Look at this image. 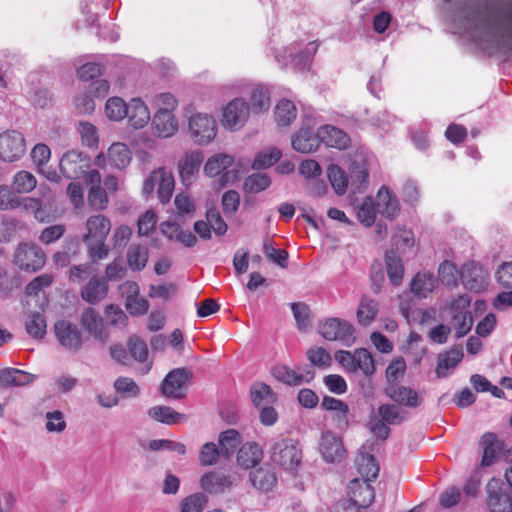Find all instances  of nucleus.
Returning a JSON list of instances; mask_svg holds the SVG:
<instances>
[{
  "mask_svg": "<svg viewBox=\"0 0 512 512\" xmlns=\"http://www.w3.org/2000/svg\"><path fill=\"white\" fill-rule=\"evenodd\" d=\"M453 34L512 64V0H443Z\"/></svg>",
  "mask_w": 512,
  "mask_h": 512,
  "instance_id": "nucleus-1",
  "label": "nucleus"
},
{
  "mask_svg": "<svg viewBox=\"0 0 512 512\" xmlns=\"http://www.w3.org/2000/svg\"><path fill=\"white\" fill-rule=\"evenodd\" d=\"M87 233L83 235V242L88 247V253L94 261L102 260L108 255L105 246L106 238L111 230L110 220L101 214L92 215L86 221Z\"/></svg>",
  "mask_w": 512,
  "mask_h": 512,
  "instance_id": "nucleus-2",
  "label": "nucleus"
},
{
  "mask_svg": "<svg viewBox=\"0 0 512 512\" xmlns=\"http://www.w3.org/2000/svg\"><path fill=\"white\" fill-rule=\"evenodd\" d=\"M506 482L492 478L486 485L487 506L491 512L512 511V466L506 470Z\"/></svg>",
  "mask_w": 512,
  "mask_h": 512,
  "instance_id": "nucleus-3",
  "label": "nucleus"
},
{
  "mask_svg": "<svg viewBox=\"0 0 512 512\" xmlns=\"http://www.w3.org/2000/svg\"><path fill=\"white\" fill-rule=\"evenodd\" d=\"M272 462L284 470H295L302 460V450L299 443L292 438L276 439L270 447Z\"/></svg>",
  "mask_w": 512,
  "mask_h": 512,
  "instance_id": "nucleus-4",
  "label": "nucleus"
},
{
  "mask_svg": "<svg viewBox=\"0 0 512 512\" xmlns=\"http://www.w3.org/2000/svg\"><path fill=\"white\" fill-rule=\"evenodd\" d=\"M319 334L328 341H339L346 347H351L355 342V329L346 320L339 318H327L318 326Z\"/></svg>",
  "mask_w": 512,
  "mask_h": 512,
  "instance_id": "nucleus-5",
  "label": "nucleus"
},
{
  "mask_svg": "<svg viewBox=\"0 0 512 512\" xmlns=\"http://www.w3.org/2000/svg\"><path fill=\"white\" fill-rule=\"evenodd\" d=\"M189 135L196 145H207L216 136L217 125L215 119L203 113H194L188 121Z\"/></svg>",
  "mask_w": 512,
  "mask_h": 512,
  "instance_id": "nucleus-6",
  "label": "nucleus"
},
{
  "mask_svg": "<svg viewBox=\"0 0 512 512\" xmlns=\"http://www.w3.org/2000/svg\"><path fill=\"white\" fill-rule=\"evenodd\" d=\"M14 262L23 271L37 272L44 267L46 255L34 243H20L15 252Z\"/></svg>",
  "mask_w": 512,
  "mask_h": 512,
  "instance_id": "nucleus-7",
  "label": "nucleus"
},
{
  "mask_svg": "<svg viewBox=\"0 0 512 512\" xmlns=\"http://www.w3.org/2000/svg\"><path fill=\"white\" fill-rule=\"evenodd\" d=\"M318 45L315 42H310L306 47L298 52H294L292 48H285L281 52H277L275 58L283 67L289 64L299 70H307L317 52Z\"/></svg>",
  "mask_w": 512,
  "mask_h": 512,
  "instance_id": "nucleus-8",
  "label": "nucleus"
},
{
  "mask_svg": "<svg viewBox=\"0 0 512 512\" xmlns=\"http://www.w3.org/2000/svg\"><path fill=\"white\" fill-rule=\"evenodd\" d=\"M26 152L23 135L15 130H7L0 134V159L4 162L19 160Z\"/></svg>",
  "mask_w": 512,
  "mask_h": 512,
  "instance_id": "nucleus-9",
  "label": "nucleus"
},
{
  "mask_svg": "<svg viewBox=\"0 0 512 512\" xmlns=\"http://www.w3.org/2000/svg\"><path fill=\"white\" fill-rule=\"evenodd\" d=\"M54 333L64 349L77 352L82 348L83 336L76 324L65 319L57 320L54 323Z\"/></svg>",
  "mask_w": 512,
  "mask_h": 512,
  "instance_id": "nucleus-10",
  "label": "nucleus"
},
{
  "mask_svg": "<svg viewBox=\"0 0 512 512\" xmlns=\"http://www.w3.org/2000/svg\"><path fill=\"white\" fill-rule=\"evenodd\" d=\"M314 119L305 116L303 124L297 134L292 138V147L300 153H310L315 151L321 143L318 137V131L314 132Z\"/></svg>",
  "mask_w": 512,
  "mask_h": 512,
  "instance_id": "nucleus-11",
  "label": "nucleus"
},
{
  "mask_svg": "<svg viewBox=\"0 0 512 512\" xmlns=\"http://www.w3.org/2000/svg\"><path fill=\"white\" fill-rule=\"evenodd\" d=\"M59 168L65 178L79 179L89 168V158L82 152L71 150L62 156Z\"/></svg>",
  "mask_w": 512,
  "mask_h": 512,
  "instance_id": "nucleus-12",
  "label": "nucleus"
},
{
  "mask_svg": "<svg viewBox=\"0 0 512 512\" xmlns=\"http://www.w3.org/2000/svg\"><path fill=\"white\" fill-rule=\"evenodd\" d=\"M233 157L228 154H217L208 159L204 166V172L210 177L221 174L220 182L226 185L237 178V170L229 169L233 164Z\"/></svg>",
  "mask_w": 512,
  "mask_h": 512,
  "instance_id": "nucleus-13",
  "label": "nucleus"
},
{
  "mask_svg": "<svg viewBox=\"0 0 512 512\" xmlns=\"http://www.w3.org/2000/svg\"><path fill=\"white\" fill-rule=\"evenodd\" d=\"M191 376L192 374L187 368L171 370L162 381V393L169 398H182L184 396L183 390Z\"/></svg>",
  "mask_w": 512,
  "mask_h": 512,
  "instance_id": "nucleus-14",
  "label": "nucleus"
},
{
  "mask_svg": "<svg viewBox=\"0 0 512 512\" xmlns=\"http://www.w3.org/2000/svg\"><path fill=\"white\" fill-rule=\"evenodd\" d=\"M249 104L243 98L231 100L223 110V126L230 129L242 127L249 116Z\"/></svg>",
  "mask_w": 512,
  "mask_h": 512,
  "instance_id": "nucleus-15",
  "label": "nucleus"
},
{
  "mask_svg": "<svg viewBox=\"0 0 512 512\" xmlns=\"http://www.w3.org/2000/svg\"><path fill=\"white\" fill-rule=\"evenodd\" d=\"M385 395L398 405L408 408H417L423 402L422 396L416 390L398 384L388 385Z\"/></svg>",
  "mask_w": 512,
  "mask_h": 512,
  "instance_id": "nucleus-16",
  "label": "nucleus"
},
{
  "mask_svg": "<svg viewBox=\"0 0 512 512\" xmlns=\"http://www.w3.org/2000/svg\"><path fill=\"white\" fill-rule=\"evenodd\" d=\"M349 501L357 508H368L375 498L371 482L353 479L348 485Z\"/></svg>",
  "mask_w": 512,
  "mask_h": 512,
  "instance_id": "nucleus-17",
  "label": "nucleus"
},
{
  "mask_svg": "<svg viewBox=\"0 0 512 512\" xmlns=\"http://www.w3.org/2000/svg\"><path fill=\"white\" fill-rule=\"evenodd\" d=\"M319 449L325 461L331 463L341 460L345 454L342 440L331 431L322 433Z\"/></svg>",
  "mask_w": 512,
  "mask_h": 512,
  "instance_id": "nucleus-18",
  "label": "nucleus"
},
{
  "mask_svg": "<svg viewBox=\"0 0 512 512\" xmlns=\"http://www.w3.org/2000/svg\"><path fill=\"white\" fill-rule=\"evenodd\" d=\"M234 478L222 471H210L200 479L202 489L210 494H220L229 490L233 485Z\"/></svg>",
  "mask_w": 512,
  "mask_h": 512,
  "instance_id": "nucleus-19",
  "label": "nucleus"
},
{
  "mask_svg": "<svg viewBox=\"0 0 512 512\" xmlns=\"http://www.w3.org/2000/svg\"><path fill=\"white\" fill-rule=\"evenodd\" d=\"M81 325L96 340L104 343L108 339V332L104 326L103 320L99 313L88 307L81 314Z\"/></svg>",
  "mask_w": 512,
  "mask_h": 512,
  "instance_id": "nucleus-20",
  "label": "nucleus"
},
{
  "mask_svg": "<svg viewBox=\"0 0 512 512\" xmlns=\"http://www.w3.org/2000/svg\"><path fill=\"white\" fill-rule=\"evenodd\" d=\"M108 293V283L104 277L92 276L86 285L81 288V298L89 303L96 304L103 300Z\"/></svg>",
  "mask_w": 512,
  "mask_h": 512,
  "instance_id": "nucleus-21",
  "label": "nucleus"
},
{
  "mask_svg": "<svg viewBox=\"0 0 512 512\" xmlns=\"http://www.w3.org/2000/svg\"><path fill=\"white\" fill-rule=\"evenodd\" d=\"M318 137L327 147L339 150L346 149L350 144V137L343 130L332 125L321 126L318 129Z\"/></svg>",
  "mask_w": 512,
  "mask_h": 512,
  "instance_id": "nucleus-22",
  "label": "nucleus"
},
{
  "mask_svg": "<svg viewBox=\"0 0 512 512\" xmlns=\"http://www.w3.org/2000/svg\"><path fill=\"white\" fill-rule=\"evenodd\" d=\"M125 118L134 129L145 127L151 119L150 112L146 104L139 98H133L128 103L127 114Z\"/></svg>",
  "mask_w": 512,
  "mask_h": 512,
  "instance_id": "nucleus-23",
  "label": "nucleus"
},
{
  "mask_svg": "<svg viewBox=\"0 0 512 512\" xmlns=\"http://www.w3.org/2000/svg\"><path fill=\"white\" fill-rule=\"evenodd\" d=\"M437 287V279L429 271L418 272L410 282L411 293L419 299L426 298Z\"/></svg>",
  "mask_w": 512,
  "mask_h": 512,
  "instance_id": "nucleus-24",
  "label": "nucleus"
},
{
  "mask_svg": "<svg viewBox=\"0 0 512 512\" xmlns=\"http://www.w3.org/2000/svg\"><path fill=\"white\" fill-rule=\"evenodd\" d=\"M377 212L386 218L393 219L399 213V201L386 186H382L376 195Z\"/></svg>",
  "mask_w": 512,
  "mask_h": 512,
  "instance_id": "nucleus-25",
  "label": "nucleus"
},
{
  "mask_svg": "<svg viewBox=\"0 0 512 512\" xmlns=\"http://www.w3.org/2000/svg\"><path fill=\"white\" fill-rule=\"evenodd\" d=\"M203 157L198 152H192L187 154L180 162H179V174L182 180V183L188 187L190 186L196 174L199 171L200 165L202 164Z\"/></svg>",
  "mask_w": 512,
  "mask_h": 512,
  "instance_id": "nucleus-26",
  "label": "nucleus"
},
{
  "mask_svg": "<svg viewBox=\"0 0 512 512\" xmlns=\"http://www.w3.org/2000/svg\"><path fill=\"white\" fill-rule=\"evenodd\" d=\"M464 356L462 346H454L445 353L438 355L436 374L439 378H446L450 369H454Z\"/></svg>",
  "mask_w": 512,
  "mask_h": 512,
  "instance_id": "nucleus-27",
  "label": "nucleus"
},
{
  "mask_svg": "<svg viewBox=\"0 0 512 512\" xmlns=\"http://www.w3.org/2000/svg\"><path fill=\"white\" fill-rule=\"evenodd\" d=\"M262 458V448L255 442H248L243 444L237 453V463L244 469L255 467L261 462Z\"/></svg>",
  "mask_w": 512,
  "mask_h": 512,
  "instance_id": "nucleus-28",
  "label": "nucleus"
},
{
  "mask_svg": "<svg viewBox=\"0 0 512 512\" xmlns=\"http://www.w3.org/2000/svg\"><path fill=\"white\" fill-rule=\"evenodd\" d=\"M152 127L158 137L167 138L178 130V122L173 113L156 112L152 118Z\"/></svg>",
  "mask_w": 512,
  "mask_h": 512,
  "instance_id": "nucleus-29",
  "label": "nucleus"
},
{
  "mask_svg": "<svg viewBox=\"0 0 512 512\" xmlns=\"http://www.w3.org/2000/svg\"><path fill=\"white\" fill-rule=\"evenodd\" d=\"M36 376L24 370L16 368H5L0 371L1 387H20L32 383Z\"/></svg>",
  "mask_w": 512,
  "mask_h": 512,
  "instance_id": "nucleus-30",
  "label": "nucleus"
},
{
  "mask_svg": "<svg viewBox=\"0 0 512 512\" xmlns=\"http://www.w3.org/2000/svg\"><path fill=\"white\" fill-rule=\"evenodd\" d=\"M321 408L336 413L334 420L339 429L347 428L349 407L344 401L332 396H324L321 402Z\"/></svg>",
  "mask_w": 512,
  "mask_h": 512,
  "instance_id": "nucleus-31",
  "label": "nucleus"
},
{
  "mask_svg": "<svg viewBox=\"0 0 512 512\" xmlns=\"http://www.w3.org/2000/svg\"><path fill=\"white\" fill-rule=\"evenodd\" d=\"M271 91L268 86L263 84H256L250 92V106L255 114H261L269 110L271 105Z\"/></svg>",
  "mask_w": 512,
  "mask_h": 512,
  "instance_id": "nucleus-32",
  "label": "nucleus"
},
{
  "mask_svg": "<svg viewBox=\"0 0 512 512\" xmlns=\"http://www.w3.org/2000/svg\"><path fill=\"white\" fill-rule=\"evenodd\" d=\"M385 266L391 284L400 285L404 275V265L401 256L393 248L385 252Z\"/></svg>",
  "mask_w": 512,
  "mask_h": 512,
  "instance_id": "nucleus-33",
  "label": "nucleus"
},
{
  "mask_svg": "<svg viewBox=\"0 0 512 512\" xmlns=\"http://www.w3.org/2000/svg\"><path fill=\"white\" fill-rule=\"evenodd\" d=\"M250 481L257 490L268 492L275 486L277 477L270 466H265L252 471Z\"/></svg>",
  "mask_w": 512,
  "mask_h": 512,
  "instance_id": "nucleus-34",
  "label": "nucleus"
},
{
  "mask_svg": "<svg viewBox=\"0 0 512 512\" xmlns=\"http://www.w3.org/2000/svg\"><path fill=\"white\" fill-rule=\"evenodd\" d=\"M480 445L483 447L481 466L488 467L494 463L501 450V444L495 433L488 432L481 437Z\"/></svg>",
  "mask_w": 512,
  "mask_h": 512,
  "instance_id": "nucleus-35",
  "label": "nucleus"
},
{
  "mask_svg": "<svg viewBox=\"0 0 512 512\" xmlns=\"http://www.w3.org/2000/svg\"><path fill=\"white\" fill-rule=\"evenodd\" d=\"M107 160L110 166L123 169L131 161V151L124 143H113L108 149Z\"/></svg>",
  "mask_w": 512,
  "mask_h": 512,
  "instance_id": "nucleus-36",
  "label": "nucleus"
},
{
  "mask_svg": "<svg viewBox=\"0 0 512 512\" xmlns=\"http://www.w3.org/2000/svg\"><path fill=\"white\" fill-rule=\"evenodd\" d=\"M358 473L362 481L373 482L379 474V465L374 455H361L356 460Z\"/></svg>",
  "mask_w": 512,
  "mask_h": 512,
  "instance_id": "nucleus-37",
  "label": "nucleus"
},
{
  "mask_svg": "<svg viewBox=\"0 0 512 512\" xmlns=\"http://www.w3.org/2000/svg\"><path fill=\"white\" fill-rule=\"evenodd\" d=\"M461 280L463 285L472 291H480L485 286V279L482 275L481 268L471 264L465 265L461 273Z\"/></svg>",
  "mask_w": 512,
  "mask_h": 512,
  "instance_id": "nucleus-38",
  "label": "nucleus"
},
{
  "mask_svg": "<svg viewBox=\"0 0 512 512\" xmlns=\"http://www.w3.org/2000/svg\"><path fill=\"white\" fill-rule=\"evenodd\" d=\"M379 304L368 296H362L357 310V320L362 326L369 325L376 318Z\"/></svg>",
  "mask_w": 512,
  "mask_h": 512,
  "instance_id": "nucleus-39",
  "label": "nucleus"
},
{
  "mask_svg": "<svg viewBox=\"0 0 512 512\" xmlns=\"http://www.w3.org/2000/svg\"><path fill=\"white\" fill-rule=\"evenodd\" d=\"M353 371L361 370L365 376H372L375 373V364L371 353L365 348L356 349L353 352Z\"/></svg>",
  "mask_w": 512,
  "mask_h": 512,
  "instance_id": "nucleus-40",
  "label": "nucleus"
},
{
  "mask_svg": "<svg viewBox=\"0 0 512 512\" xmlns=\"http://www.w3.org/2000/svg\"><path fill=\"white\" fill-rule=\"evenodd\" d=\"M275 120L279 126H289L297 116L295 104L288 99H281L274 110Z\"/></svg>",
  "mask_w": 512,
  "mask_h": 512,
  "instance_id": "nucleus-41",
  "label": "nucleus"
},
{
  "mask_svg": "<svg viewBox=\"0 0 512 512\" xmlns=\"http://www.w3.org/2000/svg\"><path fill=\"white\" fill-rule=\"evenodd\" d=\"M219 448L222 457L229 458L239 447L241 443L240 433L235 429H228L219 435Z\"/></svg>",
  "mask_w": 512,
  "mask_h": 512,
  "instance_id": "nucleus-42",
  "label": "nucleus"
},
{
  "mask_svg": "<svg viewBox=\"0 0 512 512\" xmlns=\"http://www.w3.org/2000/svg\"><path fill=\"white\" fill-rule=\"evenodd\" d=\"M159 171L161 172V177L158 179V198L162 204H166L173 195L175 181L172 173L166 168H159Z\"/></svg>",
  "mask_w": 512,
  "mask_h": 512,
  "instance_id": "nucleus-43",
  "label": "nucleus"
},
{
  "mask_svg": "<svg viewBox=\"0 0 512 512\" xmlns=\"http://www.w3.org/2000/svg\"><path fill=\"white\" fill-rule=\"evenodd\" d=\"M148 415L152 419L167 425L176 424L185 417L168 406H154L148 410Z\"/></svg>",
  "mask_w": 512,
  "mask_h": 512,
  "instance_id": "nucleus-44",
  "label": "nucleus"
},
{
  "mask_svg": "<svg viewBox=\"0 0 512 512\" xmlns=\"http://www.w3.org/2000/svg\"><path fill=\"white\" fill-rule=\"evenodd\" d=\"M46 318L40 312H33L25 323L26 332L34 339H43L46 335Z\"/></svg>",
  "mask_w": 512,
  "mask_h": 512,
  "instance_id": "nucleus-45",
  "label": "nucleus"
},
{
  "mask_svg": "<svg viewBox=\"0 0 512 512\" xmlns=\"http://www.w3.org/2000/svg\"><path fill=\"white\" fill-rule=\"evenodd\" d=\"M327 176L336 194L343 195L346 193L349 179L344 170L338 165L331 164L328 167Z\"/></svg>",
  "mask_w": 512,
  "mask_h": 512,
  "instance_id": "nucleus-46",
  "label": "nucleus"
},
{
  "mask_svg": "<svg viewBox=\"0 0 512 512\" xmlns=\"http://www.w3.org/2000/svg\"><path fill=\"white\" fill-rule=\"evenodd\" d=\"M148 262V250L140 245H133L127 251L128 267L132 271H142Z\"/></svg>",
  "mask_w": 512,
  "mask_h": 512,
  "instance_id": "nucleus-47",
  "label": "nucleus"
},
{
  "mask_svg": "<svg viewBox=\"0 0 512 512\" xmlns=\"http://www.w3.org/2000/svg\"><path fill=\"white\" fill-rule=\"evenodd\" d=\"M297 329L300 332H306L311 327L310 308L303 302H293L290 304Z\"/></svg>",
  "mask_w": 512,
  "mask_h": 512,
  "instance_id": "nucleus-48",
  "label": "nucleus"
},
{
  "mask_svg": "<svg viewBox=\"0 0 512 512\" xmlns=\"http://www.w3.org/2000/svg\"><path fill=\"white\" fill-rule=\"evenodd\" d=\"M438 277L443 285L455 287L458 285L461 273L458 271L454 263L445 260L438 268Z\"/></svg>",
  "mask_w": 512,
  "mask_h": 512,
  "instance_id": "nucleus-49",
  "label": "nucleus"
},
{
  "mask_svg": "<svg viewBox=\"0 0 512 512\" xmlns=\"http://www.w3.org/2000/svg\"><path fill=\"white\" fill-rule=\"evenodd\" d=\"M128 103L120 97H110L105 104V113L110 120L121 121L127 114Z\"/></svg>",
  "mask_w": 512,
  "mask_h": 512,
  "instance_id": "nucleus-50",
  "label": "nucleus"
},
{
  "mask_svg": "<svg viewBox=\"0 0 512 512\" xmlns=\"http://www.w3.org/2000/svg\"><path fill=\"white\" fill-rule=\"evenodd\" d=\"M36 185L35 176L28 171H19L13 177L12 187L18 193H29Z\"/></svg>",
  "mask_w": 512,
  "mask_h": 512,
  "instance_id": "nucleus-51",
  "label": "nucleus"
},
{
  "mask_svg": "<svg viewBox=\"0 0 512 512\" xmlns=\"http://www.w3.org/2000/svg\"><path fill=\"white\" fill-rule=\"evenodd\" d=\"M378 415L381 420L390 425L401 424L406 420V417L400 412V409L394 404H381L377 409Z\"/></svg>",
  "mask_w": 512,
  "mask_h": 512,
  "instance_id": "nucleus-52",
  "label": "nucleus"
},
{
  "mask_svg": "<svg viewBox=\"0 0 512 512\" xmlns=\"http://www.w3.org/2000/svg\"><path fill=\"white\" fill-rule=\"evenodd\" d=\"M414 246V235L410 229L401 228L392 237V247L400 255Z\"/></svg>",
  "mask_w": 512,
  "mask_h": 512,
  "instance_id": "nucleus-53",
  "label": "nucleus"
},
{
  "mask_svg": "<svg viewBox=\"0 0 512 512\" xmlns=\"http://www.w3.org/2000/svg\"><path fill=\"white\" fill-rule=\"evenodd\" d=\"M369 174L364 165L354 164L350 170V185L352 191L362 192L368 184Z\"/></svg>",
  "mask_w": 512,
  "mask_h": 512,
  "instance_id": "nucleus-54",
  "label": "nucleus"
},
{
  "mask_svg": "<svg viewBox=\"0 0 512 512\" xmlns=\"http://www.w3.org/2000/svg\"><path fill=\"white\" fill-rule=\"evenodd\" d=\"M113 387L118 394L125 398H134L140 393V388L137 383L129 377H118L114 381Z\"/></svg>",
  "mask_w": 512,
  "mask_h": 512,
  "instance_id": "nucleus-55",
  "label": "nucleus"
},
{
  "mask_svg": "<svg viewBox=\"0 0 512 512\" xmlns=\"http://www.w3.org/2000/svg\"><path fill=\"white\" fill-rule=\"evenodd\" d=\"M252 403L259 407L264 402L271 403L274 400V393L270 386L265 383H255L251 386L250 390Z\"/></svg>",
  "mask_w": 512,
  "mask_h": 512,
  "instance_id": "nucleus-56",
  "label": "nucleus"
},
{
  "mask_svg": "<svg viewBox=\"0 0 512 512\" xmlns=\"http://www.w3.org/2000/svg\"><path fill=\"white\" fill-rule=\"evenodd\" d=\"M78 252L79 243L77 241H70L62 251H58L53 255V261L57 267H67Z\"/></svg>",
  "mask_w": 512,
  "mask_h": 512,
  "instance_id": "nucleus-57",
  "label": "nucleus"
},
{
  "mask_svg": "<svg viewBox=\"0 0 512 512\" xmlns=\"http://www.w3.org/2000/svg\"><path fill=\"white\" fill-rule=\"evenodd\" d=\"M376 202L371 197H366L357 211L358 220L366 227H370L376 218Z\"/></svg>",
  "mask_w": 512,
  "mask_h": 512,
  "instance_id": "nucleus-58",
  "label": "nucleus"
},
{
  "mask_svg": "<svg viewBox=\"0 0 512 512\" xmlns=\"http://www.w3.org/2000/svg\"><path fill=\"white\" fill-rule=\"evenodd\" d=\"M82 144L88 148H97L99 137L97 128L89 122H80L77 128Z\"/></svg>",
  "mask_w": 512,
  "mask_h": 512,
  "instance_id": "nucleus-59",
  "label": "nucleus"
},
{
  "mask_svg": "<svg viewBox=\"0 0 512 512\" xmlns=\"http://www.w3.org/2000/svg\"><path fill=\"white\" fill-rule=\"evenodd\" d=\"M272 375L275 377V379L286 385L299 386L300 378L298 377V372L291 369L287 365H276L272 369Z\"/></svg>",
  "mask_w": 512,
  "mask_h": 512,
  "instance_id": "nucleus-60",
  "label": "nucleus"
},
{
  "mask_svg": "<svg viewBox=\"0 0 512 512\" xmlns=\"http://www.w3.org/2000/svg\"><path fill=\"white\" fill-rule=\"evenodd\" d=\"M270 184L271 180L266 174L255 173L245 179L244 189L250 193H259L267 189Z\"/></svg>",
  "mask_w": 512,
  "mask_h": 512,
  "instance_id": "nucleus-61",
  "label": "nucleus"
},
{
  "mask_svg": "<svg viewBox=\"0 0 512 512\" xmlns=\"http://www.w3.org/2000/svg\"><path fill=\"white\" fill-rule=\"evenodd\" d=\"M281 157V151L277 148H271L268 152H260L255 157L252 167L256 170H262L274 165Z\"/></svg>",
  "mask_w": 512,
  "mask_h": 512,
  "instance_id": "nucleus-62",
  "label": "nucleus"
},
{
  "mask_svg": "<svg viewBox=\"0 0 512 512\" xmlns=\"http://www.w3.org/2000/svg\"><path fill=\"white\" fill-rule=\"evenodd\" d=\"M220 457H222V452L213 442L205 443L199 452V462L202 466L214 465Z\"/></svg>",
  "mask_w": 512,
  "mask_h": 512,
  "instance_id": "nucleus-63",
  "label": "nucleus"
},
{
  "mask_svg": "<svg viewBox=\"0 0 512 512\" xmlns=\"http://www.w3.org/2000/svg\"><path fill=\"white\" fill-rule=\"evenodd\" d=\"M207 498L202 493H195L184 498L180 503L181 512H202Z\"/></svg>",
  "mask_w": 512,
  "mask_h": 512,
  "instance_id": "nucleus-64",
  "label": "nucleus"
}]
</instances>
